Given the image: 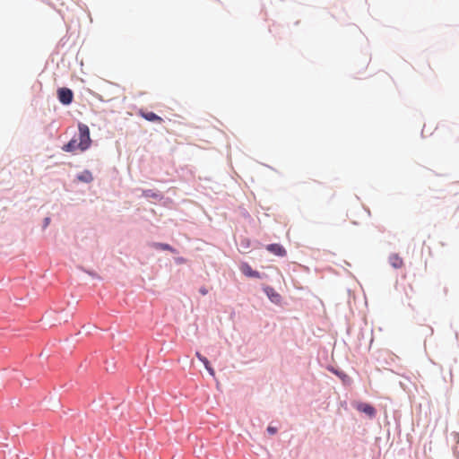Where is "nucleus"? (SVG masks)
<instances>
[{
	"label": "nucleus",
	"mask_w": 459,
	"mask_h": 459,
	"mask_svg": "<svg viewBox=\"0 0 459 459\" xmlns=\"http://www.w3.org/2000/svg\"><path fill=\"white\" fill-rule=\"evenodd\" d=\"M152 246H153V247H155L157 249L169 250L171 252H174L173 247H171L169 244L154 243Z\"/></svg>",
	"instance_id": "f8f14e48"
},
{
	"label": "nucleus",
	"mask_w": 459,
	"mask_h": 459,
	"mask_svg": "<svg viewBox=\"0 0 459 459\" xmlns=\"http://www.w3.org/2000/svg\"><path fill=\"white\" fill-rule=\"evenodd\" d=\"M207 292H208V291H207V290H206L205 288H201V289H200V293H201L202 295H206V294H207Z\"/></svg>",
	"instance_id": "4468645a"
},
{
	"label": "nucleus",
	"mask_w": 459,
	"mask_h": 459,
	"mask_svg": "<svg viewBox=\"0 0 459 459\" xmlns=\"http://www.w3.org/2000/svg\"><path fill=\"white\" fill-rule=\"evenodd\" d=\"M333 372L334 374H336L337 376L342 377V375H341L338 371L333 370Z\"/></svg>",
	"instance_id": "f3484780"
},
{
	"label": "nucleus",
	"mask_w": 459,
	"mask_h": 459,
	"mask_svg": "<svg viewBox=\"0 0 459 459\" xmlns=\"http://www.w3.org/2000/svg\"><path fill=\"white\" fill-rule=\"evenodd\" d=\"M78 131H79V151L84 152L88 150L91 144V139L90 136V129L88 126L80 123L78 125Z\"/></svg>",
	"instance_id": "f257e3e1"
},
{
	"label": "nucleus",
	"mask_w": 459,
	"mask_h": 459,
	"mask_svg": "<svg viewBox=\"0 0 459 459\" xmlns=\"http://www.w3.org/2000/svg\"><path fill=\"white\" fill-rule=\"evenodd\" d=\"M77 179L84 183H90L93 180V177L90 171L85 170L77 176Z\"/></svg>",
	"instance_id": "9b49d317"
},
{
	"label": "nucleus",
	"mask_w": 459,
	"mask_h": 459,
	"mask_svg": "<svg viewBox=\"0 0 459 459\" xmlns=\"http://www.w3.org/2000/svg\"><path fill=\"white\" fill-rule=\"evenodd\" d=\"M195 356L198 358V359L201 362H203V364L204 365V367H205L206 370L209 372V374L212 377H214L215 376V372H214V369L210 365L209 360L204 356H203L199 351L195 352Z\"/></svg>",
	"instance_id": "6e6552de"
},
{
	"label": "nucleus",
	"mask_w": 459,
	"mask_h": 459,
	"mask_svg": "<svg viewBox=\"0 0 459 459\" xmlns=\"http://www.w3.org/2000/svg\"><path fill=\"white\" fill-rule=\"evenodd\" d=\"M62 150L66 152H74L79 150L78 140L72 139L62 147Z\"/></svg>",
	"instance_id": "1a4fd4ad"
},
{
	"label": "nucleus",
	"mask_w": 459,
	"mask_h": 459,
	"mask_svg": "<svg viewBox=\"0 0 459 459\" xmlns=\"http://www.w3.org/2000/svg\"><path fill=\"white\" fill-rule=\"evenodd\" d=\"M357 409L359 411L366 413L369 417H374L375 414H376L375 408L373 406H371L370 404H368V403H359L357 406Z\"/></svg>",
	"instance_id": "0eeeda50"
},
{
	"label": "nucleus",
	"mask_w": 459,
	"mask_h": 459,
	"mask_svg": "<svg viewBox=\"0 0 459 459\" xmlns=\"http://www.w3.org/2000/svg\"><path fill=\"white\" fill-rule=\"evenodd\" d=\"M140 116L150 122L162 123L163 119L153 112L140 111Z\"/></svg>",
	"instance_id": "39448f33"
},
{
	"label": "nucleus",
	"mask_w": 459,
	"mask_h": 459,
	"mask_svg": "<svg viewBox=\"0 0 459 459\" xmlns=\"http://www.w3.org/2000/svg\"><path fill=\"white\" fill-rule=\"evenodd\" d=\"M389 263L395 269L402 268L403 266V260L398 254L390 255Z\"/></svg>",
	"instance_id": "423d86ee"
},
{
	"label": "nucleus",
	"mask_w": 459,
	"mask_h": 459,
	"mask_svg": "<svg viewBox=\"0 0 459 459\" xmlns=\"http://www.w3.org/2000/svg\"><path fill=\"white\" fill-rule=\"evenodd\" d=\"M264 291L266 293V295L268 296V298L273 301V302H275V303H278L280 302L281 300V296L279 293H277L273 288L271 287H266L264 289Z\"/></svg>",
	"instance_id": "9d476101"
},
{
	"label": "nucleus",
	"mask_w": 459,
	"mask_h": 459,
	"mask_svg": "<svg viewBox=\"0 0 459 459\" xmlns=\"http://www.w3.org/2000/svg\"><path fill=\"white\" fill-rule=\"evenodd\" d=\"M266 249L275 255H278V256H285L287 252L285 250V248L281 246L280 244H270V245H267L266 246Z\"/></svg>",
	"instance_id": "20e7f679"
},
{
	"label": "nucleus",
	"mask_w": 459,
	"mask_h": 459,
	"mask_svg": "<svg viewBox=\"0 0 459 459\" xmlns=\"http://www.w3.org/2000/svg\"><path fill=\"white\" fill-rule=\"evenodd\" d=\"M241 273L247 277L250 278H261V274L259 272L255 271L247 263H242L239 267Z\"/></svg>",
	"instance_id": "7ed1b4c3"
},
{
	"label": "nucleus",
	"mask_w": 459,
	"mask_h": 459,
	"mask_svg": "<svg viewBox=\"0 0 459 459\" xmlns=\"http://www.w3.org/2000/svg\"><path fill=\"white\" fill-rule=\"evenodd\" d=\"M150 191H145L144 194L146 196H151V193H149Z\"/></svg>",
	"instance_id": "2eb2a0df"
},
{
	"label": "nucleus",
	"mask_w": 459,
	"mask_h": 459,
	"mask_svg": "<svg viewBox=\"0 0 459 459\" xmlns=\"http://www.w3.org/2000/svg\"><path fill=\"white\" fill-rule=\"evenodd\" d=\"M267 432L271 435H274L277 432V429L272 426L267 428Z\"/></svg>",
	"instance_id": "ddd939ff"
},
{
	"label": "nucleus",
	"mask_w": 459,
	"mask_h": 459,
	"mask_svg": "<svg viewBox=\"0 0 459 459\" xmlns=\"http://www.w3.org/2000/svg\"><path fill=\"white\" fill-rule=\"evenodd\" d=\"M150 191H145L144 194L146 196H151V193H149Z\"/></svg>",
	"instance_id": "dca6fc26"
},
{
	"label": "nucleus",
	"mask_w": 459,
	"mask_h": 459,
	"mask_svg": "<svg viewBox=\"0 0 459 459\" xmlns=\"http://www.w3.org/2000/svg\"><path fill=\"white\" fill-rule=\"evenodd\" d=\"M57 98L64 105H69L73 102L74 93L69 88L62 87L57 90Z\"/></svg>",
	"instance_id": "f03ea898"
}]
</instances>
